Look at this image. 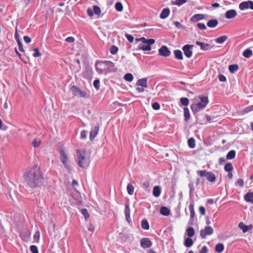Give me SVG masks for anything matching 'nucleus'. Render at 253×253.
I'll list each match as a JSON object with an SVG mask.
<instances>
[{
  "instance_id": "obj_1",
  "label": "nucleus",
  "mask_w": 253,
  "mask_h": 253,
  "mask_svg": "<svg viewBox=\"0 0 253 253\" xmlns=\"http://www.w3.org/2000/svg\"><path fill=\"white\" fill-rule=\"evenodd\" d=\"M23 177L28 186L33 188L40 186L43 182V178L38 166L27 169L23 173Z\"/></svg>"
},
{
  "instance_id": "obj_2",
  "label": "nucleus",
  "mask_w": 253,
  "mask_h": 253,
  "mask_svg": "<svg viewBox=\"0 0 253 253\" xmlns=\"http://www.w3.org/2000/svg\"><path fill=\"white\" fill-rule=\"evenodd\" d=\"M76 161L80 167L86 169L90 163V154L85 150L78 149L76 152Z\"/></svg>"
},
{
  "instance_id": "obj_3",
  "label": "nucleus",
  "mask_w": 253,
  "mask_h": 253,
  "mask_svg": "<svg viewBox=\"0 0 253 253\" xmlns=\"http://www.w3.org/2000/svg\"><path fill=\"white\" fill-rule=\"evenodd\" d=\"M140 40H142V43L139 45L138 48L143 51L151 50V45L153 44L155 42L154 39H146L144 37L141 38Z\"/></svg>"
},
{
  "instance_id": "obj_4",
  "label": "nucleus",
  "mask_w": 253,
  "mask_h": 253,
  "mask_svg": "<svg viewBox=\"0 0 253 253\" xmlns=\"http://www.w3.org/2000/svg\"><path fill=\"white\" fill-rule=\"evenodd\" d=\"M60 160L64 166L68 169H71V166L69 162L67 151L64 148H61L59 150Z\"/></svg>"
},
{
  "instance_id": "obj_5",
  "label": "nucleus",
  "mask_w": 253,
  "mask_h": 253,
  "mask_svg": "<svg viewBox=\"0 0 253 253\" xmlns=\"http://www.w3.org/2000/svg\"><path fill=\"white\" fill-rule=\"evenodd\" d=\"M197 174L201 177L206 176L207 179L211 182L215 181L216 177L215 174L212 172L207 171L206 170L197 171Z\"/></svg>"
},
{
  "instance_id": "obj_6",
  "label": "nucleus",
  "mask_w": 253,
  "mask_h": 253,
  "mask_svg": "<svg viewBox=\"0 0 253 253\" xmlns=\"http://www.w3.org/2000/svg\"><path fill=\"white\" fill-rule=\"evenodd\" d=\"M71 91L73 94L76 96L84 97L86 95V93L85 91L81 90L80 88L75 85H73L71 87Z\"/></svg>"
},
{
  "instance_id": "obj_7",
  "label": "nucleus",
  "mask_w": 253,
  "mask_h": 253,
  "mask_svg": "<svg viewBox=\"0 0 253 253\" xmlns=\"http://www.w3.org/2000/svg\"><path fill=\"white\" fill-rule=\"evenodd\" d=\"M213 233V228L210 226H207L200 231V236L203 239H205L207 236L211 235Z\"/></svg>"
},
{
  "instance_id": "obj_8",
  "label": "nucleus",
  "mask_w": 253,
  "mask_h": 253,
  "mask_svg": "<svg viewBox=\"0 0 253 253\" xmlns=\"http://www.w3.org/2000/svg\"><path fill=\"white\" fill-rule=\"evenodd\" d=\"M239 8L241 10L248 8L253 9V1L251 0L243 1L239 4Z\"/></svg>"
},
{
  "instance_id": "obj_9",
  "label": "nucleus",
  "mask_w": 253,
  "mask_h": 253,
  "mask_svg": "<svg viewBox=\"0 0 253 253\" xmlns=\"http://www.w3.org/2000/svg\"><path fill=\"white\" fill-rule=\"evenodd\" d=\"M206 106L200 102L197 103H194L191 105V109L194 114H195L200 110H203Z\"/></svg>"
},
{
  "instance_id": "obj_10",
  "label": "nucleus",
  "mask_w": 253,
  "mask_h": 253,
  "mask_svg": "<svg viewBox=\"0 0 253 253\" xmlns=\"http://www.w3.org/2000/svg\"><path fill=\"white\" fill-rule=\"evenodd\" d=\"M193 47V45L190 44H186L182 47V50L183 51L184 54L186 57L189 58L192 55V48Z\"/></svg>"
},
{
  "instance_id": "obj_11",
  "label": "nucleus",
  "mask_w": 253,
  "mask_h": 253,
  "mask_svg": "<svg viewBox=\"0 0 253 253\" xmlns=\"http://www.w3.org/2000/svg\"><path fill=\"white\" fill-rule=\"evenodd\" d=\"M159 54L164 57H168L170 55V51L166 45H163L159 49Z\"/></svg>"
},
{
  "instance_id": "obj_12",
  "label": "nucleus",
  "mask_w": 253,
  "mask_h": 253,
  "mask_svg": "<svg viewBox=\"0 0 253 253\" xmlns=\"http://www.w3.org/2000/svg\"><path fill=\"white\" fill-rule=\"evenodd\" d=\"M140 244L143 249L149 248L152 246V242L148 238H143L141 240Z\"/></svg>"
},
{
  "instance_id": "obj_13",
  "label": "nucleus",
  "mask_w": 253,
  "mask_h": 253,
  "mask_svg": "<svg viewBox=\"0 0 253 253\" xmlns=\"http://www.w3.org/2000/svg\"><path fill=\"white\" fill-rule=\"evenodd\" d=\"M99 129V126L98 125L95 126L93 128L91 129L89 134V139L90 141L93 140L95 137L96 136L98 133Z\"/></svg>"
},
{
  "instance_id": "obj_14",
  "label": "nucleus",
  "mask_w": 253,
  "mask_h": 253,
  "mask_svg": "<svg viewBox=\"0 0 253 253\" xmlns=\"http://www.w3.org/2000/svg\"><path fill=\"white\" fill-rule=\"evenodd\" d=\"M196 44L197 45L200 46L201 49L202 50H209L212 47V46L209 43H206L199 41H197L196 42Z\"/></svg>"
},
{
  "instance_id": "obj_15",
  "label": "nucleus",
  "mask_w": 253,
  "mask_h": 253,
  "mask_svg": "<svg viewBox=\"0 0 253 253\" xmlns=\"http://www.w3.org/2000/svg\"><path fill=\"white\" fill-rule=\"evenodd\" d=\"M237 15V13L235 10L231 9L227 10L225 14V16L226 18L230 19L234 18Z\"/></svg>"
},
{
  "instance_id": "obj_16",
  "label": "nucleus",
  "mask_w": 253,
  "mask_h": 253,
  "mask_svg": "<svg viewBox=\"0 0 253 253\" xmlns=\"http://www.w3.org/2000/svg\"><path fill=\"white\" fill-rule=\"evenodd\" d=\"M205 15L203 14H196L194 15L190 19V20L194 22H197L200 20L205 18Z\"/></svg>"
},
{
  "instance_id": "obj_17",
  "label": "nucleus",
  "mask_w": 253,
  "mask_h": 253,
  "mask_svg": "<svg viewBox=\"0 0 253 253\" xmlns=\"http://www.w3.org/2000/svg\"><path fill=\"white\" fill-rule=\"evenodd\" d=\"M136 84L138 86H141L143 87H147V79L146 78L138 80Z\"/></svg>"
},
{
  "instance_id": "obj_18",
  "label": "nucleus",
  "mask_w": 253,
  "mask_h": 253,
  "mask_svg": "<svg viewBox=\"0 0 253 253\" xmlns=\"http://www.w3.org/2000/svg\"><path fill=\"white\" fill-rule=\"evenodd\" d=\"M102 64L104 67H106L110 71L114 70V64L110 61H104L102 62Z\"/></svg>"
},
{
  "instance_id": "obj_19",
  "label": "nucleus",
  "mask_w": 253,
  "mask_h": 253,
  "mask_svg": "<svg viewBox=\"0 0 253 253\" xmlns=\"http://www.w3.org/2000/svg\"><path fill=\"white\" fill-rule=\"evenodd\" d=\"M239 227H240L243 230V233L247 232L249 230L253 228V226L250 225L249 226L244 224L243 222H240L238 224Z\"/></svg>"
},
{
  "instance_id": "obj_20",
  "label": "nucleus",
  "mask_w": 253,
  "mask_h": 253,
  "mask_svg": "<svg viewBox=\"0 0 253 253\" xmlns=\"http://www.w3.org/2000/svg\"><path fill=\"white\" fill-rule=\"evenodd\" d=\"M244 200L253 204V192H248L244 195Z\"/></svg>"
},
{
  "instance_id": "obj_21",
  "label": "nucleus",
  "mask_w": 253,
  "mask_h": 253,
  "mask_svg": "<svg viewBox=\"0 0 253 253\" xmlns=\"http://www.w3.org/2000/svg\"><path fill=\"white\" fill-rule=\"evenodd\" d=\"M170 13V10L168 8H166L163 9L162 12L160 15V17L161 19H165L167 18Z\"/></svg>"
},
{
  "instance_id": "obj_22",
  "label": "nucleus",
  "mask_w": 253,
  "mask_h": 253,
  "mask_svg": "<svg viewBox=\"0 0 253 253\" xmlns=\"http://www.w3.org/2000/svg\"><path fill=\"white\" fill-rule=\"evenodd\" d=\"M218 22L216 19H211L207 23V26L210 28H214L218 25Z\"/></svg>"
},
{
  "instance_id": "obj_23",
  "label": "nucleus",
  "mask_w": 253,
  "mask_h": 253,
  "mask_svg": "<svg viewBox=\"0 0 253 253\" xmlns=\"http://www.w3.org/2000/svg\"><path fill=\"white\" fill-rule=\"evenodd\" d=\"M161 188L158 186H155L153 188V194L155 197H158L161 194Z\"/></svg>"
},
{
  "instance_id": "obj_24",
  "label": "nucleus",
  "mask_w": 253,
  "mask_h": 253,
  "mask_svg": "<svg viewBox=\"0 0 253 253\" xmlns=\"http://www.w3.org/2000/svg\"><path fill=\"white\" fill-rule=\"evenodd\" d=\"M160 213L164 215L168 216L170 214V211L165 207H162L160 209Z\"/></svg>"
},
{
  "instance_id": "obj_25",
  "label": "nucleus",
  "mask_w": 253,
  "mask_h": 253,
  "mask_svg": "<svg viewBox=\"0 0 253 253\" xmlns=\"http://www.w3.org/2000/svg\"><path fill=\"white\" fill-rule=\"evenodd\" d=\"M174 54L175 58L178 60H182L183 59V55L182 53L180 50H175L174 51Z\"/></svg>"
},
{
  "instance_id": "obj_26",
  "label": "nucleus",
  "mask_w": 253,
  "mask_h": 253,
  "mask_svg": "<svg viewBox=\"0 0 253 253\" xmlns=\"http://www.w3.org/2000/svg\"><path fill=\"white\" fill-rule=\"evenodd\" d=\"M193 242L191 238H187L184 240V245L186 247L189 248L193 245Z\"/></svg>"
},
{
  "instance_id": "obj_27",
  "label": "nucleus",
  "mask_w": 253,
  "mask_h": 253,
  "mask_svg": "<svg viewBox=\"0 0 253 253\" xmlns=\"http://www.w3.org/2000/svg\"><path fill=\"white\" fill-rule=\"evenodd\" d=\"M186 233L189 238L192 237L195 234L194 229L192 227H188L186 230Z\"/></svg>"
},
{
  "instance_id": "obj_28",
  "label": "nucleus",
  "mask_w": 253,
  "mask_h": 253,
  "mask_svg": "<svg viewBox=\"0 0 253 253\" xmlns=\"http://www.w3.org/2000/svg\"><path fill=\"white\" fill-rule=\"evenodd\" d=\"M236 155V151L235 150H230L226 155V159L227 160H231L235 158Z\"/></svg>"
},
{
  "instance_id": "obj_29",
  "label": "nucleus",
  "mask_w": 253,
  "mask_h": 253,
  "mask_svg": "<svg viewBox=\"0 0 253 253\" xmlns=\"http://www.w3.org/2000/svg\"><path fill=\"white\" fill-rule=\"evenodd\" d=\"M253 55L252 51L250 49H246L243 51V55L246 58H250Z\"/></svg>"
},
{
  "instance_id": "obj_30",
  "label": "nucleus",
  "mask_w": 253,
  "mask_h": 253,
  "mask_svg": "<svg viewBox=\"0 0 253 253\" xmlns=\"http://www.w3.org/2000/svg\"><path fill=\"white\" fill-rule=\"evenodd\" d=\"M141 227L144 230L149 229V224L146 219H143L141 221Z\"/></svg>"
},
{
  "instance_id": "obj_31",
  "label": "nucleus",
  "mask_w": 253,
  "mask_h": 253,
  "mask_svg": "<svg viewBox=\"0 0 253 253\" xmlns=\"http://www.w3.org/2000/svg\"><path fill=\"white\" fill-rule=\"evenodd\" d=\"M239 69V66L237 64H232L229 66V70L231 73H234Z\"/></svg>"
},
{
  "instance_id": "obj_32",
  "label": "nucleus",
  "mask_w": 253,
  "mask_h": 253,
  "mask_svg": "<svg viewBox=\"0 0 253 253\" xmlns=\"http://www.w3.org/2000/svg\"><path fill=\"white\" fill-rule=\"evenodd\" d=\"M224 247L222 244L218 243L215 246V250L216 252L220 253L224 250Z\"/></svg>"
},
{
  "instance_id": "obj_33",
  "label": "nucleus",
  "mask_w": 253,
  "mask_h": 253,
  "mask_svg": "<svg viewBox=\"0 0 253 253\" xmlns=\"http://www.w3.org/2000/svg\"><path fill=\"white\" fill-rule=\"evenodd\" d=\"M126 189H127V192L129 195H133V194L134 193V188L131 184L128 183L127 185Z\"/></svg>"
},
{
  "instance_id": "obj_34",
  "label": "nucleus",
  "mask_w": 253,
  "mask_h": 253,
  "mask_svg": "<svg viewBox=\"0 0 253 253\" xmlns=\"http://www.w3.org/2000/svg\"><path fill=\"white\" fill-rule=\"evenodd\" d=\"M184 120L187 121L190 118V112L188 108L185 107L184 108Z\"/></svg>"
},
{
  "instance_id": "obj_35",
  "label": "nucleus",
  "mask_w": 253,
  "mask_h": 253,
  "mask_svg": "<svg viewBox=\"0 0 253 253\" xmlns=\"http://www.w3.org/2000/svg\"><path fill=\"white\" fill-rule=\"evenodd\" d=\"M228 37L226 36H223L220 37L215 39V42L217 43H223L227 39Z\"/></svg>"
},
{
  "instance_id": "obj_36",
  "label": "nucleus",
  "mask_w": 253,
  "mask_h": 253,
  "mask_svg": "<svg viewBox=\"0 0 253 253\" xmlns=\"http://www.w3.org/2000/svg\"><path fill=\"white\" fill-rule=\"evenodd\" d=\"M188 144L190 148H194L195 147V140L194 138H190L188 140Z\"/></svg>"
},
{
  "instance_id": "obj_37",
  "label": "nucleus",
  "mask_w": 253,
  "mask_h": 253,
  "mask_svg": "<svg viewBox=\"0 0 253 253\" xmlns=\"http://www.w3.org/2000/svg\"><path fill=\"white\" fill-rule=\"evenodd\" d=\"M200 100V102L201 103H202L203 104H204L206 106H207V105L209 103V99H208V97L207 96H199V97Z\"/></svg>"
},
{
  "instance_id": "obj_38",
  "label": "nucleus",
  "mask_w": 253,
  "mask_h": 253,
  "mask_svg": "<svg viewBox=\"0 0 253 253\" xmlns=\"http://www.w3.org/2000/svg\"><path fill=\"white\" fill-rule=\"evenodd\" d=\"M102 65V62L100 63H96L95 64V68L97 71V72L99 74H102L103 73V70L101 68Z\"/></svg>"
},
{
  "instance_id": "obj_39",
  "label": "nucleus",
  "mask_w": 253,
  "mask_h": 253,
  "mask_svg": "<svg viewBox=\"0 0 253 253\" xmlns=\"http://www.w3.org/2000/svg\"><path fill=\"white\" fill-rule=\"evenodd\" d=\"M124 79L126 81L131 82L133 79V76L131 73H127L125 75Z\"/></svg>"
},
{
  "instance_id": "obj_40",
  "label": "nucleus",
  "mask_w": 253,
  "mask_h": 253,
  "mask_svg": "<svg viewBox=\"0 0 253 253\" xmlns=\"http://www.w3.org/2000/svg\"><path fill=\"white\" fill-rule=\"evenodd\" d=\"M224 169L226 171L230 172L233 169V167L231 163H228L224 166Z\"/></svg>"
},
{
  "instance_id": "obj_41",
  "label": "nucleus",
  "mask_w": 253,
  "mask_h": 253,
  "mask_svg": "<svg viewBox=\"0 0 253 253\" xmlns=\"http://www.w3.org/2000/svg\"><path fill=\"white\" fill-rule=\"evenodd\" d=\"M115 8L117 11L121 12L123 9V6L121 2H117L115 5Z\"/></svg>"
},
{
  "instance_id": "obj_42",
  "label": "nucleus",
  "mask_w": 253,
  "mask_h": 253,
  "mask_svg": "<svg viewBox=\"0 0 253 253\" xmlns=\"http://www.w3.org/2000/svg\"><path fill=\"white\" fill-rule=\"evenodd\" d=\"M180 103L183 106H187L189 105V99L186 97H182L180 98Z\"/></svg>"
},
{
  "instance_id": "obj_43",
  "label": "nucleus",
  "mask_w": 253,
  "mask_h": 253,
  "mask_svg": "<svg viewBox=\"0 0 253 253\" xmlns=\"http://www.w3.org/2000/svg\"><path fill=\"white\" fill-rule=\"evenodd\" d=\"M118 51V48L115 46L112 45L110 48V52L112 54H115Z\"/></svg>"
},
{
  "instance_id": "obj_44",
  "label": "nucleus",
  "mask_w": 253,
  "mask_h": 253,
  "mask_svg": "<svg viewBox=\"0 0 253 253\" xmlns=\"http://www.w3.org/2000/svg\"><path fill=\"white\" fill-rule=\"evenodd\" d=\"M93 12L96 15H99L101 11L100 7L97 5H94L93 7Z\"/></svg>"
},
{
  "instance_id": "obj_45",
  "label": "nucleus",
  "mask_w": 253,
  "mask_h": 253,
  "mask_svg": "<svg viewBox=\"0 0 253 253\" xmlns=\"http://www.w3.org/2000/svg\"><path fill=\"white\" fill-rule=\"evenodd\" d=\"M186 0H176V1L172 2V4L177 6H180L186 2Z\"/></svg>"
},
{
  "instance_id": "obj_46",
  "label": "nucleus",
  "mask_w": 253,
  "mask_h": 253,
  "mask_svg": "<svg viewBox=\"0 0 253 253\" xmlns=\"http://www.w3.org/2000/svg\"><path fill=\"white\" fill-rule=\"evenodd\" d=\"M195 216V212L190 213V219H189V220L188 222V224L191 225H193L194 221V219Z\"/></svg>"
},
{
  "instance_id": "obj_47",
  "label": "nucleus",
  "mask_w": 253,
  "mask_h": 253,
  "mask_svg": "<svg viewBox=\"0 0 253 253\" xmlns=\"http://www.w3.org/2000/svg\"><path fill=\"white\" fill-rule=\"evenodd\" d=\"M81 213L84 216L85 219L89 217V214L88 211L85 209H83L81 210Z\"/></svg>"
},
{
  "instance_id": "obj_48",
  "label": "nucleus",
  "mask_w": 253,
  "mask_h": 253,
  "mask_svg": "<svg viewBox=\"0 0 253 253\" xmlns=\"http://www.w3.org/2000/svg\"><path fill=\"white\" fill-rule=\"evenodd\" d=\"M94 87L96 89L98 90L100 88V81L98 79L95 80L93 82Z\"/></svg>"
},
{
  "instance_id": "obj_49",
  "label": "nucleus",
  "mask_w": 253,
  "mask_h": 253,
  "mask_svg": "<svg viewBox=\"0 0 253 253\" xmlns=\"http://www.w3.org/2000/svg\"><path fill=\"white\" fill-rule=\"evenodd\" d=\"M34 53L33 54V56L34 57H38L41 55V53H40L39 49L38 48H35L34 49Z\"/></svg>"
},
{
  "instance_id": "obj_50",
  "label": "nucleus",
  "mask_w": 253,
  "mask_h": 253,
  "mask_svg": "<svg viewBox=\"0 0 253 253\" xmlns=\"http://www.w3.org/2000/svg\"><path fill=\"white\" fill-rule=\"evenodd\" d=\"M41 144V141L39 139H35L32 142V145L34 147H38Z\"/></svg>"
},
{
  "instance_id": "obj_51",
  "label": "nucleus",
  "mask_w": 253,
  "mask_h": 253,
  "mask_svg": "<svg viewBox=\"0 0 253 253\" xmlns=\"http://www.w3.org/2000/svg\"><path fill=\"white\" fill-rule=\"evenodd\" d=\"M30 251L33 253H39L38 247L35 245H32L30 246Z\"/></svg>"
},
{
  "instance_id": "obj_52",
  "label": "nucleus",
  "mask_w": 253,
  "mask_h": 253,
  "mask_svg": "<svg viewBox=\"0 0 253 253\" xmlns=\"http://www.w3.org/2000/svg\"><path fill=\"white\" fill-rule=\"evenodd\" d=\"M125 215H130V210L129 205L127 204L125 206Z\"/></svg>"
},
{
  "instance_id": "obj_53",
  "label": "nucleus",
  "mask_w": 253,
  "mask_h": 253,
  "mask_svg": "<svg viewBox=\"0 0 253 253\" xmlns=\"http://www.w3.org/2000/svg\"><path fill=\"white\" fill-rule=\"evenodd\" d=\"M152 108L153 109L158 110L160 108V105L158 102H154L152 104Z\"/></svg>"
},
{
  "instance_id": "obj_54",
  "label": "nucleus",
  "mask_w": 253,
  "mask_h": 253,
  "mask_svg": "<svg viewBox=\"0 0 253 253\" xmlns=\"http://www.w3.org/2000/svg\"><path fill=\"white\" fill-rule=\"evenodd\" d=\"M125 36H126V38L127 39V40H128V41H129L130 42H133L134 38L132 36H131L129 34H126Z\"/></svg>"
},
{
  "instance_id": "obj_55",
  "label": "nucleus",
  "mask_w": 253,
  "mask_h": 253,
  "mask_svg": "<svg viewBox=\"0 0 253 253\" xmlns=\"http://www.w3.org/2000/svg\"><path fill=\"white\" fill-rule=\"evenodd\" d=\"M238 185L241 187H243L244 185V181L242 179H239L235 183V185Z\"/></svg>"
},
{
  "instance_id": "obj_56",
  "label": "nucleus",
  "mask_w": 253,
  "mask_h": 253,
  "mask_svg": "<svg viewBox=\"0 0 253 253\" xmlns=\"http://www.w3.org/2000/svg\"><path fill=\"white\" fill-rule=\"evenodd\" d=\"M17 43L18 45L19 50L21 52H24L25 50L23 48L22 43L21 42L20 40H18Z\"/></svg>"
},
{
  "instance_id": "obj_57",
  "label": "nucleus",
  "mask_w": 253,
  "mask_h": 253,
  "mask_svg": "<svg viewBox=\"0 0 253 253\" xmlns=\"http://www.w3.org/2000/svg\"><path fill=\"white\" fill-rule=\"evenodd\" d=\"M197 26L199 28V29L200 30H206L207 29L206 25L204 23H199L197 24Z\"/></svg>"
},
{
  "instance_id": "obj_58",
  "label": "nucleus",
  "mask_w": 253,
  "mask_h": 253,
  "mask_svg": "<svg viewBox=\"0 0 253 253\" xmlns=\"http://www.w3.org/2000/svg\"><path fill=\"white\" fill-rule=\"evenodd\" d=\"M87 131L85 130H82L81 133V138L85 139L86 138Z\"/></svg>"
},
{
  "instance_id": "obj_59",
  "label": "nucleus",
  "mask_w": 253,
  "mask_h": 253,
  "mask_svg": "<svg viewBox=\"0 0 253 253\" xmlns=\"http://www.w3.org/2000/svg\"><path fill=\"white\" fill-rule=\"evenodd\" d=\"M218 79H219V81L221 82H225L226 80V77L224 75H221V74H220L219 75Z\"/></svg>"
},
{
  "instance_id": "obj_60",
  "label": "nucleus",
  "mask_w": 253,
  "mask_h": 253,
  "mask_svg": "<svg viewBox=\"0 0 253 253\" xmlns=\"http://www.w3.org/2000/svg\"><path fill=\"white\" fill-rule=\"evenodd\" d=\"M23 38L24 42L27 43H29L31 42V38L28 36H25Z\"/></svg>"
},
{
  "instance_id": "obj_61",
  "label": "nucleus",
  "mask_w": 253,
  "mask_h": 253,
  "mask_svg": "<svg viewBox=\"0 0 253 253\" xmlns=\"http://www.w3.org/2000/svg\"><path fill=\"white\" fill-rule=\"evenodd\" d=\"M150 183L149 181H146L142 183V187L144 189H147L149 187Z\"/></svg>"
},
{
  "instance_id": "obj_62",
  "label": "nucleus",
  "mask_w": 253,
  "mask_h": 253,
  "mask_svg": "<svg viewBox=\"0 0 253 253\" xmlns=\"http://www.w3.org/2000/svg\"><path fill=\"white\" fill-rule=\"evenodd\" d=\"M75 41V39L73 37H69L68 38H67L65 40V41L68 42H70V43H72L74 42Z\"/></svg>"
},
{
  "instance_id": "obj_63",
  "label": "nucleus",
  "mask_w": 253,
  "mask_h": 253,
  "mask_svg": "<svg viewBox=\"0 0 253 253\" xmlns=\"http://www.w3.org/2000/svg\"><path fill=\"white\" fill-rule=\"evenodd\" d=\"M199 211L200 212V213L202 215H203L205 214L206 210H205V208L204 207H203V206L200 207V208H199Z\"/></svg>"
},
{
  "instance_id": "obj_64",
  "label": "nucleus",
  "mask_w": 253,
  "mask_h": 253,
  "mask_svg": "<svg viewBox=\"0 0 253 253\" xmlns=\"http://www.w3.org/2000/svg\"><path fill=\"white\" fill-rule=\"evenodd\" d=\"M208 252V248L206 246H204L202 247L201 250L200 251L199 253H207Z\"/></svg>"
}]
</instances>
